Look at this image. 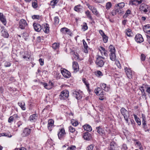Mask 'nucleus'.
I'll return each instance as SVG.
<instances>
[{"label":"nucleus","instance_id":"4468645a","mask_svg":"<svg viewBox=\"0 0 150 150\" xmlns=\"http://www.w3.org/2000/svg\"><path fill=\"white\" fill-rule=\"evenodd\" d=\"M73 68L74 70V72H77L79 70V66L77 62H74L73 63Z\"/></svg>","mask_w":150,"mask_h":150},{"label":"nucleus","instance_id":"864d4df0","mask_svg":"<svg viewBox=\"0 0 150 150\" xmlns=\"http://www.w3.org/2000/svg\"><path fill=\"white\" fill-rule=\"evenodd\" d=\"M32 18L33 19H39L40 18V16L38 15H34L32 16Z\"/></svg>","mask_w":150,"mask_h":150},{"label":"nucleus","instance_id":"9d476101","mask_svg":"<svg viewBox=\"0 0 150 150\" xmlns=\"http://www.w3.org/2000/svg\"><path fill=\"white\" fill-rule=\"evenodd\" d=\"M54 121L52 119L49 120L48 121L47 127L50 131L52 130V128L54 127Z\"/></svg>","mask_w":150,"mask_h":150},{"label":"nucleus","instance_id":"13d9d810","mask_svg":"<svg viewBox=\"0 0 150 150\" xmlns=\"http://www.w3.org/2000/svg\"><path fill=\"white\" fill-rule=\"evenodd\" d=\"M74 57L76 60H80L79 56L77 53L75 54L74 55Z\"/></svg>","mask_w":150,"mask_h":150},{"label":"nucleus","instance_id":"a211bd4d","mask_svg":"<svg viewBox=\"0 0 150 150\" xmlns=\"http://www.w3.org/2000/svg\"><path fill=\"white\" fill-rule=\"evenodd\" d=\"M96 129H97V132L100 135L102 136L105 134V131L103 129L100 127H97Z\"/></svg>","mask_w":150,"mask_h":150},{"label":"nucleus","instance_id":"8fccbe9b","mask_svg":"<svg viewBox=\"0 0 150 150\" xmlns=\"http://www.w3.org/2000/svg\"><path fill=\"white\" fill-rule=\"evenodd\" d=\"M59 21V19L58 17L57 16H56L54 18V23L56 24L58 23Z\"/></svg>","mask_w":150,"mask_h":150},{"label":"nucleus","instance_id":"bf43d9fd","mask_svg":"<svg viewBox=\"0 0 150 150\" xmlns=\"http://www.w3.org/2000/svg\"><path fill=\"white\" fill-rule=\"evenodd\" d=\"M137 1V0H134L130 2V4L132 5H136Z\"/></svg>","mask_w":150,"mask_h":150},{"label":"nucleus","instance_id":"2eb2a0df","mask_svg":"<svg viewBox=\"0 0 150 150\" xmlns=\"http://www.w3.org/2000/svg\"><path fill=\"white\" fill-rule=\"evenodd\" d=\"M143 30L147 34H150V25L148 24L144 25Z\"/></svg>","mask_w":150,"mask_h":150},{"label":"nucleus","instance_id":"393cba45","mask_svg":"<svg viewBox=\"0 0 150 150\" xmlns=\"http://www.w3.org/2000/svg\"><path fill=\"white\" fill-rule=\"evenodd\" d=\"M2 136H5L8 137H12V135L10 132H5L4 133H0V137Z\"/></svg>","mask_w":150,"mask_h":150},{"label":"nucleus","instance_id":"603ef678","mask_svg":"<svg viewBox=\"0 0 150 150\" xmlns=\"http://www.w3.org/2000/svg\"><path fill=\"white\" fill-rule=\"evenodd\" d=\"M69 130L70 132L73 133L75 132V129L72 126H70L69 127Z\"/></svg>","mask_w":150,"mask_h":150},{"label":"nucleus","instance_id":"4c0bfd02","mask_svg":"<svg viewBox=\"0 0 150 150\" xmlns=\"http://www.w3.org/2000/svg\"><path fill=\"white\" fill-rule=\"evenodd\" d=\"M125 3L124 2H122L119 3L117 4V7H119L120 8H122L124 7Z\"/></svg>","mask_w":150,"mask_h":150},{"label":"nucleus","instance_id":"423d86ee","mask_svg":"<svg viewBox=\"0 0 150 150\" xmlns=\"http://www.w3.org/2000/svg\"><path fill=\"white\" fill-rule=\"evenodd\" d=\"M61 72L65 78H69L71 76V73L67 70L64 69L61 70Z\"/></svg>","mask_w":150,"mask_h":150},{"label":"nucleus","instance_id":"e433bc0d","mask_svg":"<svg viewBox=\"0 0 150 150\" xmlns=\"http://www.w3.org/2000/svg\"><path fill=\"white\" fill-rule=\"evenodd\" d=\"M88 26L86 23H84L83 26H82V29L83 31H85L88 29Z\"/></svg>","mask_w":150,"mask_h":150},{"label":"nucleus","instance_id":"a19ab883","mask_svg":"<svg viewBox=\"0 0 150 150\" xmlns=\"http://www.w3.org/2000/svg\"><path fill=\"white\" fill-rule=\"evenodd\" d=\"M117 13V11L116 9H115L113 10H112V11L111 13H110V16H113L115 15Z\"/></svg>","mask_w":150,"mask_h":150},{"label":"nucleus","instance_id":"79ce46f5","mask_svg":"<svg viewBox=\"0 0 150 150\" xmlns=\"http://www.w3.org/2000/svg\"><path fill=\"white\" fill-rule=\"evenodd\" d=\"M94 147V145L93 144H91L86 147V150H92Z\"/></svg>","mask_w":150,"mask_h":150},{"label":"nucleus","instance_id":"f8f14e48","mask_svg":"<svg viewBox=\"0 0 150 150\" xmlns=\"http://www.w3.org/2000/svg\"><path fill=\"white\" fill-rule=\"evenodd\" d=\"M65 134L66 133L64 129H61L59 130V131L58 133L59 138L60 139L62 138Z\"/></svg>","mask_w":150,"mask_h":150},{"label":"nucleus","instance_id":"2f4dec72","mask_svg":"<svg viewBox=\"0 0 150 150\" xmlns=\"http://www.w3.org/2000/svg\"><path fill=\"white\" fill-rule=\"evenodd\" d=\"M18 104L23 110H25V108L24 107L25 104L24 102H22L20 103H18Z\"/></svg>","mask_w":150,"mask_h":150},{"label":"nucleus","instance_id":"0e129e2a","mask_svg":"<svg viewBox=\"0 0 150 150\" xmlns=\"http://www.w3.org/2000/svg\"><path fill=\"white\" fill-rule=\"evenodd\" d=\"M141 58L142 60L144 61L145 59V55L143 54H142L141 55Z\"/></svg>","mask_w":150,"mask_h":150},{"label":"nucleus","instance_id":"58836bf2","mask_svg":"<svg viewBox=\"0 0 150 150\" xmlns=\"http://www.w3.org/2000/svg\"><path fill=\"white\" fill-rule=\"evenodd\" d=\"M68 30V29L66 28H62L60 30L61 32L64 34H66Z\"/></svg>","mask_w":150,"mask_h":150},{"label":"nucleus","instance_id":"5fc2aeb1","mask_svg":"<svg viewBox=\"0 0 150 150\" xmlns=\"http://www.w3.org/2000/svg\"><path fill=\"white\" fill-rule=\"evenodd\" d=\"M39 61L41 65L42 66L44 65V60L43 59L40 58L39 59Z\"/></svg>","mask_w":150,"mask_h":150},{"label":"nucleus","instance_id":"ddd939ff","mask_svg":"<svg viewBox=\"0 0 150 150\" xmlns=\"http://www.w3.org/2000/svg\"><path fill=\"white\" fill-rule=\"evenodd\" d=\"M33 26L35 30L37 32H39L41 29V26L37 23H34Z\"/></svg>","mask_w":150,"mask_h":150},{"label":"nucleus","instance_id":"f704fd0d","mask_svg":"<svg viewBox=\"0 0 150 150\" xmlns=\"http://www.w3.org/2000/svg\"><path fill=\"white\" fill-rule=\"evenodd\" d=\"M59 47V44L54 43L52 44V47L54 49H58Z\"/></svg>","mask_w":150,"mask_h":150},{"label":"nucleus","instance_id":"de8ad7c7","mask_svg":"<svg viewBox=\"0 0 150 150\" xmlns=\"http://www.w3.org/2000/svg\"><path fill=\"white\" fill-rule=\"evenodd\" d=\"M58 1L57 0H53L50 2V5L52 6H54L57 4Z\"/></svg>","mask_w":150,"mask_h":150},{"label":"nucleus","instance_id":"3c124183","mask_svg":"<svg viewBox=\"0 0 150 150\" xmlns=\"http://www.w3.org/2000/svg\"><path fill=\"white\" fill-rule=\"evenodd\" d=\"M92 12L93 13L96 15H97L98 14V12L97 11V10L96 8L94 7V8H93V10H92Z\"/></svg>","mask_w":150,"mask_h":150},{"label":"nucleus","instance_id":"c85d7f7f","mask_svg":"<svg viewBox=\"0 0 150 150\" xmlns=\"http://www.w3.org/2000/svg\"><path fill=\"white\" fill-rule=\"evenodd\" d=\"M32 6L34 8H36L38 7V5L37 0H33Z\"/></svg>","mask_w":150,"mask_h":150},{"label":"nucleus","instance_id":"20e7f679","mask_svg":"<svg viewBox=\"0 0 150 150\" xmlns=\"http://www.w3.org/2000/svg\"><path fill=\"white\" fill-rule=\"evenodd\" d=\"M28 24L26 21L23 19H22L20 20L19 23V27L21 29H24L27 28Z\"/></svg>","mask_w":150,"mask_h":150},{"label":"nucleus","instance_id":"a18cd8bd","mask_svg":"<svg viewBox=\"0 0 150 150\" xmlns=\"http://www.w3.org/2000/svg\"><path fill=\"white\" fill-rule=\"evenodd\" d=\"M140 89L142 91V96H145V93L144 92L145 89L144 88V87L143 86H142L140 88Z\"/></svg>","mask_w":150,"mask_h":150},{"label":"nucleus","instance_id":"c756f323","mask_svg":"<svg viewBox=\"0 0 150 150\" xmlns=\"http://www.w3.org/2000/svg\"><path fill=\"white\" fill-rule=\"evenodd\" d=\"M122 115H123L126 121L127 122L128 121V118L129 116V113H123Z\"/></svg>","mask_w":150,"mask_h":150},{"label":"nucleus","instance_id":"c9c22d12","mask_svg":"<svg viewBox=\"0 0 150 150\" xmlns=\"http://www.w3.org/2000/svg\"><path fill=\"white\" fill-rule=\"evenodd\" d=\"M112 7V4L111 2H109L106 4L105 8L107 10L110 9Z\"/></svg>","mask_w":150,"mask_h":150},{"label":"nucleus","instance_id":"7c9ffc66","mask_svg":"<svg viewBox=\"0 0 150 150\" xmlns=\"http://www.w3.org/2000/svg\"><path fill=\"white\" fill-rule=\"evenodd\" d=\"M85 13L87 18H89L91 20H92L93 18L92 17V16L91 15L89 11L87 10V11H86Z\"/></svg>","mask_w":150,"mask_h":150},{"label":"nucleus","instance_id":"f03ea898","mask_svg":"<svg viewBox=\"0 0 150 150\" xmlns=\"http://www.w3.org/2000/svg\"><path fill=\"white\" fill-rule=\"evenodd\" d=\"M105 58L101 56L98 55L96 57V63L98 67H102L104 64L103 59H104Z\"/></svg>","mask_w":150,"mask_h":150},{"label":"nucleus","instance_id":"09e8293b","mask_svg":"<svg viewBox=\"0 0 150 150\" xmlns=\"http://www.w3.org/2000/svg\"><path fill=\"white\" fill-rule=\"evenodd\" d=\"M80 6V5L76 6L74 8V10L77 12H79L80 11V8L79 7Z\"/></svg>","mask_w":150,"mask_h":150},{"label":"nucleus","instance_id":"dca6fc26","mask_svg":"<svg viewBox=\"0 0 150 150\" xmlns=\"http://www.w3.org/2000/svg\"><path fill=\"white\" fill-rule=\"evenodd\" d=\"M83 137L84 139L86 140H89L91 138L90 134L87 132L83 133Z\"/></svg>","mask_w":150,"mask_h":150},{"label":"nucleus","instance_id":"052dcab7","mask_svg":"<svg viewBox=\"0 0 150 150\" xmlns=\"http://www.w3.org/2000/svg\"><path fill=\"white\" fill-rule=\"evenodd\" d=\"M41 84L46 89H47V88L48 87V84L46 83L41 82Z\"/></svg>","mask_w":150,"mask_h":150},{"label":"nucleus","instance_id":"6ab92c4d","mask_svg":"<svg viewBox=\"0 0 150 150\" xmlns=\"http://www.w3.org/2000/svg\"><path fill=\"white\" fill-rule=\"evenodd\" d=\"M0 20L3 24L6 25V20L2 13H0Z\"/></svg>","mask_w":150,"mask_h":150},{"label":"nucleus","instance_id":"0eeeda50","mask_svg":"<svg viewBox=\"0 0 150 150\" xmlns=\"http://www.w3.org/2000/svg\"><path fill=\"white\" fill-rule=\"evenodd\" d=\"M31 129L27 128H25L21 134L22 137H25L29 135L31 132Z\"/></svg>","mask_w":150,"mask_h":150},{"label":"nucleus","instance_id":"39448f33","mask_svg":"<svg viewBox=\"0 0 150 150\" xmlns=\"http://www.w3.org/2000/svg\"><path fill=\"white\" fill-rule=\"evenodd\" d=\"M74 96L76 98L79 100L81 98L83 94V93L80 90L78 91H75L73 92Z\"/></svg>","mask_w":150,"mask_h":150},{"label":"nucleus","instance_id":"473e14b6","mask_svg":"<svg viewBox=\"0 0 150 150\" xmlns=\"http://www.w3.org/2000/svg\"><path fill=\"white\" fill-rule=\"evenodd\" d=\"M37 115L36 113H35L30 116V120H33L37 119Z\"/></svg>","mask_w":150,"mask_h":150},{"label":"nucleus","instance_id":"49530a36","mask_svg":"<svg viewBox=\"0 0 150 150\" xmlns=\"http://www.w3.org/2000/svg\"><path fill=\"white\" fill-rule=\"evenodd\" d=\"M102 37L103 42L104 43L107 42L108 40V37L106 35H104V36H103Z\"/></svg>","mask_w":150,"mask_h":150},{"label":"nucleus","instance_id":"f3484780","mask_svg":"<svg viewBox=\"0 0 150 150\" xmlns=\"http://www.w3.org/2000/svg\"><path fill=\"white\" fill-rule=\"evenodd\" d=\"M103 90L100 88H97L95 90V92L97 95H103Z\"/></svg>","mask_w":150,"mask_h":150},{"label":"nucleus","instance_id":"774afa93","mask_svg":"<svg viewBox=\"0 0 150 150\" xmlns=\"http://www.w3.org/2000/svg\"><path fill=\"white\" fill-rule=\"evenodd\" d=\"M147 41L149 43L150 45V36L149 35H147Z\"/></svg>","mask_w":150,"mask_h":150},{"label":"nucleus","instance_id":"5701e85b","mask_svg":"<svg viewBox=\"0 0 150 150\" xmlns=\"http://www.w3.org/2000/svg\"><path fill=\"white\" fill-rule=\"evenodd\" d=\"M1 33L2 35L5 38H8L9 35L7 32L4 29L2 30Z\"/></svg>","mask_w":150,"mask_h":150},{"label":"nucleus","instance_id":"bb28decb","mask_svg":"<svg viewBox=\"0 0 150 150\" xmlns=\"http://www.w3.org/2000/svg\"><path fill=\"white\" fill-rule=\"evenodd\" d=\"M146 6L144 4H142L140 6V9L141 10H142V11H143L145 13H146L148 11L147 9L146 8H144V7H145Z\"/></svg>","mask_w":150,"mask_h":150},{"label":"nucleus","instance_id":"f257e3e1","mask_svg":"<svg viewBox=\"0 0 150 150\" xmlns=\"http://www.w3.org/2000/svg\"><path fill=\"white\" fill-rule=\"evenodd\" d=\"M109 50L110 52V59L112 61H115L116 57L115 49V47L112 45H110L109 47Z\"/></svg>","mask_w":150,"mask_h":150},{"label":"nucleus","instance_id":"c03bdc74","mask_svg":"<svg viewBox=\"0 0 150 150\" xmlns=\"http://www.w3.org/2000/svg\"><path fill=\"white\" fill-rule=\"evenodd\" d=\"M76 149V147L74 145H71L67 148V150H75Z\"/></svg>","mask_w":150,"mask_h":150},{"label":"nucleus","instance_id":"4be33fe9","mask_svg":"<svg viewBox=\"0 0 150 150\" xmlns=\"http://www.w3.org/2000/svg\"><path fill=\"white\" fill-rule=\"evenodd\" d=\"M83 46L84 47V52L85 53H87L88 52V47L87 45V44L85 41L84 40H82Z\"/></svg>","mask_w":150,"mask_h":150},{"label":"nucleus","instance_id":"a878e982","mask_svg":"<svg viewBox=\"0 0 150 150\" xmlns=\"http://www.w3.org/2000/svg\"><path fill=\"white\" fill-rule=\"evenodd\" d=\"M134 116L136 122L139 125H141V122L140 119L137 117V116L135 114H134Z\"/></svg>","mask_w":150,"mask_h":150},{"label":"nucleus","instance_id":"7ed1b4c3","mask_svg":"<svg viewBox=\"0 0 150 150\" xmlns=\"http://www.w3.org/2000/svg\"><path fill=\"white\" fill-rule=\"evenodd\" d=\"M69 96V92L66 90H64L61 92L59 95V98L61 100L66 99Z\"/></svg>","mask_w":150,"mask_h":150},{"label":"nucleus","instance_id":"6e6552de","mask_svg":"<svg viewBox=\"0 0 150 150\" xmlns=\"http://www.w3.org/2000/svg\"><path fill=\"white\" fill-rule=\"evenodd\" d=\"M125 70L127 77L129 79L132 78V71L131 69L126 67L125 68Z\"/></svg>","mask_w":150,"mask_h":150},{"label":"nucleus","instance_id":"69168bd1","mask_svg":"<svg viewBox=\"0 0 150 150\" xmlns=\"http://www.w3.org/2000/svg\"><path fill=\"white\" fill-rule=\"evenodd\" d=\"M99 33H100V34L102 36V37H103V36H104V35H105L104 33V32L102 30H100L99 31Z\"/></svg>","mask_w":150,"mask_h":150},{"label":"nucleus","instance_id":"e2e57ef3","mask_svg":"<svg viewBox=\"0 0 150 150\" xmlns=\"http://www.w3.org/2000/svg\"><path fill=\"white\" fill-rule=\"evenodd\" d=\"M116 9L117 11V13L119 14H121L122 13L123 11L122 10H121L120 9V8H117Z\"/></svg>","mask_w":150,"mask_h":150},{"label":"nucleus","instance_id":"412c9836","mask_svg":"<svg viewBox=\"0 0 150 150\" xmlns=\"http://www.w3.org/2000/svg\"><path fill=\"white\" fill-rule=\"evenodd\" d=\"M100 86L102 89L106 91H108L110 89L109 87L107 86L106 84L104 83H101L100 85Z\"/></svg>","mask_w":150,"mask_h":150},{"label":"nucleus","instance_id":"b1692460","mask_svg":"<svg viewBox=\"0 0 150 150\" xmlns=\"http://www.w3.org/2000/svg\"><path fill=\"white\" fill-rule=\"evenodd\" d=\"M83 128L84 129L88 131H91L92 129L91 127L88 125H85L83 126Z\"/></svg>","mask_w":150,"mask_h":150},{"label":"nucleus","instance_id":"9b49d317","mask_svg":"<svg viewBox=\"0 0 150 150\" xmlns=\"http://www.w3.org/2000/svg\"><path fill=\"white\" fill-rule=\"evenodd\" d=\"M117 147V145L114 141H112L110 143V146L109 147V150H115Z\"/></svg>","mask_w":150,"mask_h":150},{"label":"nucleus","instance_id":"338daca9","mask_svg":"<svg viewBox=\"0 0 150 150\" xmlns=\"http://www.w3.org/2000/svg\"><path fill=\"white\" fill-rule=\"evenodd\" d=\"M146 91V92L149 94V96L150 97V87L147 88Z\"/></svg>","mask_w":150,"mask_h":150},{"label":"nucleus","instance_id":"ea45409f","mask_svg":"<svg viewBox=\"0 0 150 150\" xmlns=\"http://www.w3.org/2000/svg\"><path fill=\"white\" fill-rule=\"evenodd\" d=\"M48 85V87L47 88V89H50L53 86L54 84L51 81H50L49 83V84Z\"/></svg>","mask_w":150,"mask_h":150},{"label":"nucleus","instance_id":"4d7b16f0","mask_svg":"<svg viewBox=\"0 0 150 150\" xmlns=\"http://www.w3.org/2000/svg\"><path fill=\"white\" fill-rule=\"evenodd\" d=\"M4 66L5 67H9L11 66V63L9 62H6L4 64Z\"/></svg>","mask_w":150,"mask_h":150},{"label":"nucleus","instance_id":"37998d69","mask_svg":"<svg viewBox=\"0 0 150 150\" xmlns=\"http://www.w3.org/2000/svg\"><path fill=\"white\" fill-rule=\"evenodd\" d=\"M131 11L129 9H128L127 10L125 15L124 16V18L127 17L128 15L130 14Z\"/></svg>","mask_w":150,"mask_h":150},{"label":"nucleus","instance_id":"72a5a7b5","mask_svg":"<svg viewBox=\"0 0 150 150\" xmlns=\"http://www.w3.org/2000/svg\"><path fill=\"white\" fill-rule=\"evenodd\" d=\"M126 34L127 36L130 37L132 36V33L130 29H128L126 30Z\"/></svg>","mask_w":150,"mask_h":150},{"label":"nucleus","instance_id":"1a4fd4ad","mask_svg":"<svg viewBox=\"0 0 150 150\" xmlns=\"http://www.w3.org/2000/svg\"><path fill=\"white\" fill-rule=\"evenodd\" d=\"M136 41L138 43H141L144 41L143 38L140 34H138L136 35L135 37Z\"/></svg>","mask_w":150,"mask_h":150},{"label":"nucleus","instance_id":"cd10ccee","mask_svg":"<svg viewBox=\"0 0 150 150\" xmlns=\"http://www.w3.org/2000/svg\"><path fill=\"white\" fill-rule=\"evenodd\" d=\"M44 31L46 33H47L49 32V25L48 24H46V25H45Z\"/></svg>","mask_w":150,"mask_h":150},{"label":"nucleus","instance_id":"aec40b11","mask_svg":"<svg viewBox=\"0 0 150 150\" xmlns=\"http://www.w3.org/2000/svg\"><path fill=\"white\" fill-rule=\"evenodd\" d=\"M100 52V53L102 55H104L105 56H107V54L106 53V50L103 47H100L99 49Z\"/></svg>","mask_w":150,"mask_h":150},{"label":"nucleus","instance_id":"680f3d73","mask_svg":"<svg viewBox=\"0 0 150 150\" xmlns=\"http://www.w3.org/2000/svg\"><path fill=\"white\" fill-rule=\"evenodd\" d=\"M105 0H94V1L96 3H103Z\"/></svg>","mask_w":150,"mask_h":150},{"label":"nucleus","instance_id":"6e6d98bb","mask_svg":"<svg viewBox=\"0 0 150 150\" xmlns=\"http://www.w3.org/2000/svg\"><path fill=\"white\" fill-rule=\"evenodd\" d=\"M14 119L13 116H11L8 119V122L9 123H11L13 121Z\"/></svg>","mask_w":150,"mask_h":150}]
</instances>
